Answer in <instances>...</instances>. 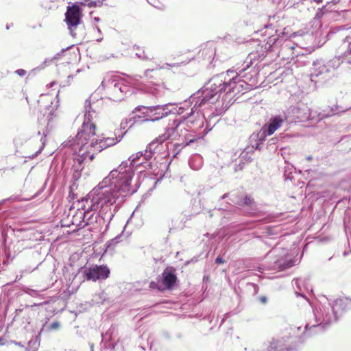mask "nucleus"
Returning a JSON list of instances; mask_svg holds the SVG:
<instances>
[{
  "instance_id": "nucleus-1",
  "label": "nucleus",
  "mask_w": 351,
  "mask_h": 351,
  "mask_svg": "<svg viewBox=\"0 0 351 351\" xmlns=\"http://www.w3.org/2000/svg\"><path fill=\"white\" fill-rule=\"evenodd\" d=\"M245 68L234 72L228 70L226 75L220 74L211 78L204 87L195 93L189 99L193 104L191 111L182 117L169 121L165 132L161 134L149 143V148L152 149L155 145H160L167 141H176L181 139V145L186 146L197 139H201L204 135L199 134L196 138L191 133H187L186 128L188 123H193L190 117L197 111L202 109L212 108H221L226 110L234 102L236 95L243 93L250 89L249 84L243 80V71Z\"/></svg>"
},
{
  "instance_id": "nucleus-2",
  "label": "nucleus",
  "mask_w": 351,
  "mask_h": 351,
  "mask_svg": "<svg viewBox=\"0 0 351 351\" xmlns=\"http://www.w3.org/2000/svg\"><path fill=\"white\" fill-rule=\"evenodd\" d=\"M119 173L116 171L109 173L94 189H93L82 201L84 205L85 227L89 230L97 228L101 221L110 222L117 207L123 202L124 194L113 186Z\"/></svg>"
},
{
  "instance_id": "nucleus-3",
  "label": "nucleus",
  "mask_w": 351,
  "mask_h": 351,
  "mask_svg": "<svg viewBox=\"0 0 351 351\" xmlns=\"http://www.w3.org/2000/svg\"><path fill=\"white\" fill-rule=\"evenodd\" d=\"M85 108V121L80 130L75 138L63 143L64 147L70 148L73 154L77 156L75 159L80 163L86 160L92 161L95 154L116 145L121 139L120 136L99 138L95 133V125L91 122L95 111L90 101H86Z\"/></svg>"
},
{
  "instance_id": "nucleus-4",
  "label": "nucleus",
  "mask_w": 351,
  "mask_h": 351,
  "mask_svg": "<svg viewBox=\"0 0 351 351\" xmlns=\"http://www.w3.org/2000/svg\"><path fill=\"white\" fill-rule=\"evenodd\" d=\"M156 147V145L152 149H150L149 144L145 152L141 151L132 155L128 158V160L123 162L117 169L112 170L110 173L114 171L119 173L117 179H113L115 181L113 186L125 196L135 193L137 190V186H132L131 181L134 175L133 169L136 165V162L142 158L146 160H149L152 157L153 150Z\"/></svg>"
},
{
  "instance_id": "nucleus-5",
  "label": "nucleus",
  "mask_w": 351,
  "mask_h": 351,
  "mask_svg": "<svg viewBox=\"0 0 351 351\" xmlns=\"http://www.w3.org/2000/svg\"><path fill=\"white\" fill-rule=\"evenodd\" d=\"M102 85L106 87L110 99L114 101H121L123 99L124 93L129 91L128 87L117 77L104 80Z\"/></svg>"
},
{
  "instance_id": "nucleus-6",
  "label": "nucleus",
  "mask_w": 351,
  "mask_h": 351,
  "mask_svg": "<svg viewBox=\"0 0 351 351\" xmlns=\"http://www.w3.org/2000/svg\"><path fill=\"white\" fill-rule=\"evenodd\" d=\"M188 104L186 102L185 104H183V106H180L178 108V110H176V111H173L172 110H170L169 108V107L171 106L170 104L149 106V121H158L166 117L171 113H177L178 114H182L186 110L185 107Z\"/></svg>"
},
{
  "instance_id": "nucleus-7",
  "label": "nucleus",
  "mask_w": 351,
  "mask_h": 351,
  "mask_svg": "<svg viewBox=\"0 0 351 351\" xmlns=\"http://www.w3.org/2000/svg\"><path fill=\"white\" fill-rule=\"evenodd\" d=\"M339 65L338 60H332L327 62L322 60H316L313 63L311 77L312 79L317 77H324L326 74L333 71Z\"/></svg>"
},
{
  "instance_id": "nucleus-8",
  "label": "nucleus",
  "mask_w": 351,
  "mask_h": 351,
  "mask_svg": "<svg viewBox=\"0 0 351 351\" xmlns=\"http://www.w3.org/2000/svg\"><path fill=\"white\" fill-rule=\"evenodd\" d=\"M338 301L335 302V305L332 307V309L328 308L326 309L325 308H320L319 311H317L315 313V317L319 324L317 326L313 325L312 327L316 328L317 329H322L326 325L329 324L330 323L335 321L337 319L335 313V306L338 304Z\"/></svg>"
},
{
  "instance_id": "nucleus-9",
  "label": "nucleus",
  "mask_w": 351,
  "mask_h": 351,
  "mask_svg": "<svg viewBox=\"0 0 351 351\" xmlns=\"http://www.w3.org/2000/svg\"><path fill=\"white\" fill-rule=\"evenodd\" d=\"M80 10L78 6L68 7L65 14V21L73 36H75L73 33L75 29L80 23Z\"/></svg>"
},
{
  "instance_id": "nucleus-10",
  "label": "nucleus",
  "mask_w": 351,
  "mask_h": 351,
  "mask_svg": "<svg viewBox=\"0 0 351 351\" xmlns=\"http://www.w3.org/2000/svg\"><path fill=\"white\" fill-rule=\"evenodd\" d=\"M87 280H101L106 279L110 274V269L107 266H93L84 271Z\"/></svg>"
},
{
  "instance_id": "nucleus-11",
  "label": "nucleus",
  "mask_w": 351,
  "mask_h": 351,
  "mask_svg": "<svg viewBox=\"0 0 351 351\" xmlns=\"http://www.w3.org/2000/svg\"><path fill=\"white\" fill-rule=\"evenodd\" d=\"M278 249H275L274 253L276 254L278 258L275 261L273 268L274 269L283 270L289 268L293 265V262L291 258L289 257L288 250H282L281 252H278Z\"/></svg>"
},
{
  "instance_id": "nucleus-12",
  "label": "nucleus",
  "mask_w": 351,
  "mask_h": 351,
  "mask_svg": "<svg viewBox=\"0 0 351 351\" xmlns=\"http://www.w3.org/2000/svg\"><path fill=\"white\" fill-rule=\"evenodd\" d=\"M285 119L280 116H276L271 119L268 125H264L261 129L263 137L273 134L278 128L281 127Z\"/></svg>"
},
{
  "instance_id": "nucleus-13",
  "label": "nucleus",
  "mask_w": 351,
  "mask_h": 351,
  "mask_svg": "<svg viewBox=\"0 0 351 351\" xmlns=\"http://www.w3.org/2000/svg\"><path fill=\"white\" fill-rule=\"evenodd\" d=\"M45 101H50L51 106H49V108L48 109L49 110V114L47 116V119L49 122H51L54 118L58 117V113L56 112L57 110V103L58 101H56V104L53 105V102L51 101V98L50 96L47 95H42L40 96V99L38 100L39 103H44Z\"/></svg>"
},
{
  "instance_id": "nucleus-14",
  "label": "nucleus",
  "mask_w": 351,
  "mask_h": 351,
  "mask_svg": "<svg viewBox=\"0 0 351 351\" xmlns=\"http://www.w3.org/2000/svg\"><path fill=\"white\" fill-rule=\"evenodd\" d=\"M162 282L165 287L167 289H171L175 284L176 276L171 271V269H166L162 273Z\"/></svg>"
},
{
  "instance_id": "nucleus-15",
  "label": "nucleus",
  "mask_w": 351,
  "mask_h": 351,
  "mask_svg": "<svg viewBox=\"0 0 351 351\" xmlns=\"http://www.w3.org/2000/svg\"><path fill=\"white\" fill-rule=\"evenodd\" d=\"M84 206L82 209H77L75 214L73 215L72 223L75 225L80 229L85 228V219H84Z\"/></svg>"
},
{
  "instance_id": "nucleus-16",
  "label": "nucleus",
  "mask_w": 351,
  "mask_h": 351,
  "mask_svg": "<svg viewBox=\"0 0 351 351\" xmlns=\"http://www.w3.org/2000/svg\"><path fill=\"white\" fill-rule=\"evenodd\" d=\"M142 110L141 114L138 116V118H143V121H149L150 115H149V106L145 107H137L135 108L136 111H140Z\"/></svg>"
},
{
  "instance_id": "nucleus-17",
  "label": "nucleus",
  "mask_w": 351,
  "mask_h": 351,
  "mask_svg": "<svg viewBox=\"0 0 351 351\" xmlns=\"http://www.w3.org/2000/svg\"><path fill=\"white\" fill-rule=\"evenodd\" d=\"M190 167L195 169H199L202 166V158L199 156H195L189 160Z\"/></svg>"
},
{
  "instance_id": "nucleus-18",
  "label": "nucleus",
  "mask_w": 351,
  "mask_h": 351,
  "mask_svg": "<svg viewBox=\"0 0 351 351\" xmlns=\"http://www.w3.org/2000/svg\"><path fill=\"white\" fill-rule=\"evenodd\" d=\"M267 351H283V349L278 341L274 340L270 343Z\"/></svg>"
},
{
  "instance_id": "nucleus-19",
  "label": "nucleus",
  "mask_w": 351,
  "mask_h": 351,
  "mask_svg": "<svg viewBox=\"0 0 351 351\" xmlns=\"http://www.w3.org/2000/svg\"><path fill=\"white\" fill-rule=\"evenodd\" d=\"M104 1V0H95V1L85 0V2L82 3V4L84 5H87L89 8H93V7L101 6L102 4V2Z\"/></svg>"
},
{
  "instance_id": "nucleus-20",
  "label": "nucleus",
  "mask_w": 351,
  "mask_h": 351,
  "mask_svg": "<svg viewBox=\"0 0 351 351\" xmlns=\"http://www.w3.org/2000/svg\"><path fill=\"white\" fill-rule=\"evenodd\" d=\"M134 120L132 119H125L121 121L120 128L123 130H125L127 127L131 128L134 125Z\"/></svg>"
},
{
  "instance_id": "nucleus-21",
  "label": "nucleus",
  "mask_w": 351,
  "mask_h": 351,
  "mask_svg": "<svg viewBox=\"0 0 351 351\" xmlns=\"http://www.w3.org/2000/svg\"><path fill=\"white\" fill-rule=\"evenodd\" d=\"M237 204H239L240 206L242 205H247L250 206L252 204V199L249 197H245L241 201L237 202Z\"/></svg>"
},
{
  "instance_id": "nucleus-22",
  "label": "nucleus",
  "mask_w": 351,
  "mask_h": 351,
  "mask_svg": "<svg viewBox=\"0 0 351 351\" xmlns=\"http://www.w3.org/2000/svg\"><path fill=\"white\" fill-rule=\"evenodd\" d=\"M25 293H27V294H29L32 297H38V296H40V293H39L38 291H37L36 290H34V289H27L25 291Z\"/></svg>"
},
{
  "instance_id": "nucleus-23",
  "label": "nucleus",
  "mask_w": 351,
  "mask_h": 351,
  "mask_svg": "<svg viewBox=\"0 0 351 351\" xmlns=\"http://www.w3.org/2000/svg\"><path fill=\"white\" fill-rule=\"evenodd\" d=\"M60 327V324L59 322H53L50 326H49V329L50 330H57Z\"/></svg>"
},
{
  "instance_id": "nucleus-24",
  "label": "nucleus",
  "mask_w": 351,
  "mask_h": 351,
  "mask_svg": "<svg viewBox=\"0 0 351 351\" xmlns=\"http://www.w3.org/2000/svg\"><path fill=\"white\" fill-rule=\"evenodd\" d=\"M178 66V64H166L165 65L158 66L157 68L159 69H167L169 66L173 67V66Z\"/></svg>"
},
{
  "instance_id": "nucleus-25",
  "label": "nucleus",
  "mask_w": 351,
  "mask_h": 351,
  "mask_svg": "<svg viewBox=\"0 0 351 351\" xmlns=\"http://www.w3.org/2000/svg\"><path fill=\"white\" fill-rule=\"evenodd\" d=\"M16 73L20 76H23L25 75L26 71L24 69H18L16 71Z\"/></svg>"
},
{
  "instance_id": "nucleus-26",
  "label": "nucleus",
  "mask_w": 351,
  "mask_h": 351,
  "mask_svg": "<svg viewBox=\"0 0 351 351\" xmlns=\"http://www.w3.org/2000/svg\"><path fill=\"white\" fill-rule=\"evenodd\" d=\"M215 263H218V264H222L224 263V261L222 258L218 256L217 257V258L215 259Z\"/></svg>"
},
{
  "instance_id": "nucleus-27",
  "label": "nucleus",
  "mask_w": 351,
  "mask_h": 351,
  "mask_svg": "<svg viewBox=\"0 0 351 351\" xmlns=\"http://www.w3.org/2000/svg\"><path fill=\"white\" fill-rule=\"evenodd\" d=\"M119 242V238L116 237L114 239L111 241V243H118Z\"/></svg>"
},
{
  "instance_id": "nucleus-28",
  "label": "nucleus",
  "mask_w": 351,
  "mask_h": 351,
  "mask_svg": "<svg viewBox=\"0 0 351 351\" xmlns=\"http://www.w3.org/2000/svg\"><path fill=\"white\" fill-rule=\"evenodd\" d=\"M308 114H306V115H305V116H299V115H298V118H299V119H306V118H308Z\"/></svg>"
},
{
  "instance_id": "nucleus-29",
  "label": "nucleus",
  "mask_w": 351,
  "mask_h": 351,
  "mask_svg": "<svg viewBox=\"0 0 351 351\" xmlns=\"http://www.w3.org/2000/svg\"><path fill=\"white\" fill-rule=\"evenodd\" d=\"M153 70H147L145 72V76H148V74L152 72Z\"/></svg>"
},
{
  "instance_id": "nucleus-30",
  "label": "nucleus",
  "mask_w": 351,
  "mask_h": 351,
  "mask_svg": "<svg viewBox=\"0 0 351 351\" xmlns=\"http://www.w3.org/2000/svg\"><path fill=\"white\" fill-rule=\"evenodd\" d=\"M261 300L262 302H265L267 299H266L265 297H263V298H261Z\"/></svg>"
},
{
  "instance_id": "nucleus-31",
  "label": "nucleus",
  "mask_w": 351,
  "mask_h": 351,
  "mask_svg": "<svg viewBox=\"0 0 351 351\" xmlns=\"http://www.w3.org/2000/svg\"><path fill=\"white\" fill-rule=\"evenodd\" d=\"M255 148H256V149H261V148H260V144H259V143H257V144L256 145Z\"/></svg>"
},
{
  "instance_id": "nucleus-32",
  "label": "nucleus",
  "mask_w": 351,
  "mask_h": 351,
  "mask_svg": "<svg viewBox=\"0 0 351 351\" xmlns=\"http://www.w3.org/2000/svg\"><path fill=\"white\" fill-rule=\"evenodd\" d=\"M271 48V45L269 44L268 47H265L267 50H269Z\"/></svg>"
},
{
  "instance_id": "nucleus-33",
  "label": "nucleus",
  "mask_w": 351,
  "mask_h": 351,
  "mask_svg": "<svg viewBox=\"0 0 351 351\" xmlns=\"http://www.w3.org/2000/svg\"><path fill=\"white\" fill-rule=\"evenodd\" d=\"M136 55L138 56V58H142L143 59L148 58L147 57H145V56H141V55H138V53Z\"/></svg>"
},
{
  "instance_id": "nucleus-34",
  "label": "nucleus",
  "mask_w": 351,
  "mask_h": 351,
  "mask_svg": "<svg viewBox=\"0 0 351 351\" xmlns=\"http://www.w3.org/2000/svg\"><path fill=\"white\" fill-rule=\"evenodd\" d=\"M107 336H108V334H105V335H102L103 337V340L106 339L107 338Z\"/></svg>"
},
{
  "instance_id": "nucleus-35",
  "label": "nucleus",
  "mask_w": 351,
  "mask_h": 351,
  "mask_svg": "<svg viewBox=\"0 0 351 351\" xmlns=\"http://www.w3.org/2000/svg\"><path fill=\"white\" fill-rule=\"evenodd\" d=\"M228 194H224V195L221 197V198H222V199H225L226 197H228Z\"/></svg>"
},
{
  "instance_id": "nucleus-36",
  "label": "nucleus",
  "mask_w": 351,
  "mask_h": 351,
  "mask_svg": "<svg viewBox=\"0 0 351 351\" xmlns=\"http://www.w3.org/2000/svg\"><path fill=\"white\" fill-rule=\"evenodd\" d=\"M90 351H94L93 350V344H90Z\"/></svg>"
},
{
  "instance_id": "nucleus-37",
  "label": "nucleus",
  "mask_w": 351,
  "mask_h": 351,
  "mask_svg": "<svg viewBox=\"0 0 351 351\" xmlns=\"http://www.w3.org/2000/svg\"><path fill=\"white\" fill-rule=\"evenodd\" d=\"M96 29H97V32H101V31H100V29H99L98 27H96Z\"/></svg>"
},
{
  "instance_id": "nucleus-38",
  "label": "nucleus",
  "mask_w": 351,
  "mask_h": 351,
  "mask_svg": "<svg viewBox=\"0 0 351 351\" xmlns=\"http://www.w3.org/2000/svg\"><path fill=\"white\" fill-rule=\"evenodd\" d=\"M99 18H97V17H95V21H99Z\"/></svg>"
},
{
  "instance_id": "nucleus-39",
  "label": "nucleus",
  "mask_w": 351,
  "mask_h": 351,
  "mask_svg": "<svg viewBox=\"0 0 351 351\" xmlns=\"http://www.w3.org/2000/svg\"><path fill=\"white\" fill-rule=\"evenodd\" d=\"M311 159H312L311 156H308V157H307V160H311Z\"/></svg>"
},
{
  "instance_id": "nucleus-40",
  "label": "nucleus",
  "mask_w": 351,
  "mask_h": 351,
  "mask_svg": "<svg viewBox=\"0 0 351 351\" xmlns=\"http://www.w3.org/2000/svg\"><path fill=\"white\" fill-rule=\"evenodd\" d=\"M317 1L318 3H321V2L322 1V0H317Z\"/></svg>"
},
{
  "instance_id": "nucleus-41",
  "label": "nucleus",
  "mask_w": 351,
  "mask_h": 351,
  "mask_svg": "<svg viewBox=\"0 0 351 351\" xmlns=\"http://www.w3.org/2000/svg\"><path fill=\"white\" fill-rule=\"evenodd\" d=\"M308 327V324H306V325L305 326V328L306 329Z\"/></svg>"
},
{
  "instance_id": "nucleus-42",
  "label": "nucleus",
  "mask_w": 351,
  "mask_h": 351,
  "mask_svg": "<svg viewBox=\"0 0 351 351\" xmlns=\"http://www.w3.org/2000/svg\"><path fill=\"white\" fill-rule=\"evenodd\" d=\"M194 165H197V162H194Z\"/></svg>"
},
{
  "instance_id": "nucleus-43",
  "label": "nucleus",
  "mask_w": 351,
  "mask_h": 351,
  "mask_svg": "<svg viewBox=\"0 0 351 351\" xmlns=\"http://www.w3.org/2000/svg\"><path fill=\"white\" fill-rule=\"evenodd\" d=\"M101 40H102V38H99V39H97V41H100Z\"/></svg>"
},
{
  "instance_id": "nucleus-44",
  "label": "nucleus",
  "mask_w": 351,
  "mask_h": 351,
  "mask_svg": "<svg viewBox=\"0 0 351 351\" xmlns=\"http://www.w3.org/2000/svg\"><path fill=\"white\" fill-rule=\"evenodd\" d=\"M153 93H154L155 95H158L159 94L158 93H154V92H153Z\"/></svg>"
},
{
  "instance_id": "nucleus-45",
  "label": "nucleus",
  "mask_w": 351,
  "mask_h": 351,
  "mask_svg": "<svg viewBox=\"0 0 351 351\" xmlns=\"http://www.w3.org/2000/svg\"><path fill=\"white\" fill-rule=\"evenodd\" d=\"M54 84H55L54 82H52V83L51 84V86H53Z\"/></svg>"
}]
</instances>
